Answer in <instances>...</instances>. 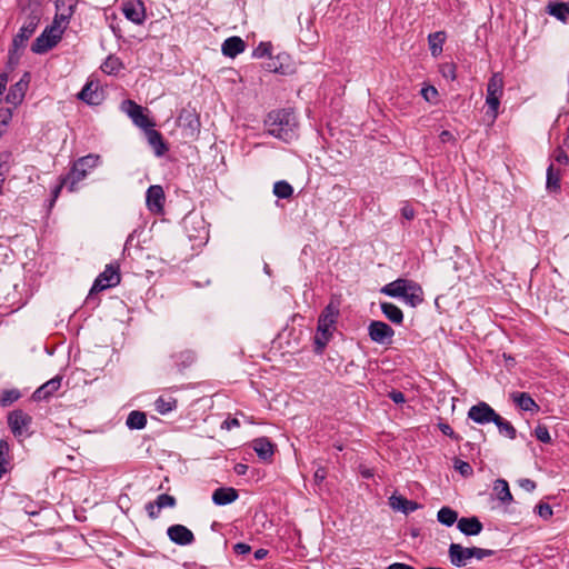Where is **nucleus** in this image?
Masks as SVG:
<instances>
[{"instance_id": "1", "label": "nucleus", "mask_w": 569, "mask_h": 569, "mask_svg": "<svg viewBox=\"0 0 569 569\" xmlns=\"http://www.w3.org/2000/svg\"><path fill=\"white\" fill-rule=\"evenodd\" d=\"M266 124L268 132L281 140L290 141L296 134L297 117L290 109L272 111L268 114Z\"/></svg>"}, {"instance_id": "2", "label": "nucleus", "mask_w": 569, "mask_h": 569, "mask_svg": "<svg viewBox=\"0 0 569 569\" xmlns=\"http://www.w3.org/2000/svg\"><path fill=\"white\" fill-rule=\"evenodd\" d=\"M381 293L392 298H401L408 306L413 308L423 301V291L420 284L402 278L383 286Z\"/></svg>"}, {"instance_id": "3", "label": "nucleus", "mask_w": 569, "mask_h": 569, "mask_svg": "<svg viewBox=\"0 0 569 569\" xmlns=\"http://www.w3.org/2000/svg\"><path fill=\"white\" fill-rule=\"evenodd\" d=\"M338 317L339 306L335 302H330L320 313L315 336V350L317 353H321L332 338Z\"/></svg>"}, {"instance_id": "4", "label": "nucleus", "mask_w": 569, "mask_h": 569, "mask_svg": "<svg viewBox=\"0 0 569 569\" xmlns=\"http://www.w3.org/2000/svg\"><path fill=\"white\" fill-rule=\"evenodd\" d=\"M101 163L99 154H87L79 158L73 162L69 173L66 176L67 181H70L69 191L74 192L78 190V184L87 178L90 171Z\"/></svg>"}, {"instance_id": "5", "label": "nucleus", "mask_w": 569, "mask_h": 569, "mask_svg": "<svg viewBox=\"0 0 569 569\" xmlns=\"http://www.w3.org/2000/svg\"><path fill=\"white\" fill-rule=\"evenodd\" d=\"M63 28L58 24H51L34 40L31 50L34 53H44L52 49L61 39Z\"/></svg>"}, {"instance_id": "6", "label": "nucleus", "mask_w": 569, "mask_h": 569, "mask_svg": "<svg viewBox=\"0 0 569 569\" xmlns=\"http://www.w3.org/2000/svg\"><path fill=\"white\" fill-rule=\"evenodd\" d=\"M121 110L126 112L132 122L141 129L154 126L148 116L144 114V109L132 100H124L121 103Z\"/></svg>"}, {"instance_id": "7", "label": "nucleus", "mask_w": 569, "mask_h": 569, "mask_svg": "<svg viewBox=\"0 0 569 569\" xmlns=\"http://www.w3.org/2000/svg\"><path fill=\"white\" fill-rule=\"evenodd\" d=\"M31 417L22 410H14L8 417L9 427L17 438H23L29 435Z\"/></svg>"}, {"instance_id": "8", "label": "nucleus", "mask_w": 569, "mask_h": 569, "mask_svg": "<svg viewBox=\"0 0 569 569\" xmlns=\"http://www.w3.org/2000/svg\"><path fill=\"white\" fill-rule=\"evenodd\" d=\"M368 333L370 339L379 345H390L395 336V331L389 325L378 320L369 323Z\"/></svg>"}, {"instance_id": "9", "label": "nucleus", "mask_w": 569, "mask_h": 569, "mask_svg": "<svg viewBox=\"0 0 569 569\" xmlns=\"http://www.w3.org/2000/svg\"><path fill=\"white\" fill-rule=\"evenodd\" d=\"M120 282V274L117 268L107 266L104 271L101 272L94 280V283L90 290V295L100 292L104 289L117 286Z\"/></svg>"}, {"instance_id": "10", "label": "nucleus", "mask_w": 569, "mask_h": 569, "mask_svg": "<svg viewBox=\"0 0 569 569\" xmlns=\"http://www.w3.org/2000/svg\"><path fill=\"white\" fill-rule=\"evenodd\" d=\"M497 416L498 413L483 401L472 406L468 411V418L479 425L493 422Z\"/></svg>"}, {"instance_id": "11", "label": "nucleus", "mask_w": 569, "mask_h": 569, "mask_svg": "<svg viewBox=\"0 0 569 569\" xmlns=\"http://www.w3.org/2000/svg\"><path fill=\"white\" fill-rule=\"evenodd\" d=\"M164 200L166 196L161 186L153 184L148 188L146 204L152 213L160 214L163 212Z\"/></svg>"}, {"instance_id": "12", "label": "nucleus", "mask_w": 569, "mask_h": 569, "mask_svg": "<svg viewBox=\"0 0 569 569\" xmlns=\"http://www.w3.org/2000/svg\"><path fill=\"white\" fill-rule=\"evenodd\" d=\"M122 12L128 20L136 24H141L146 19V9L141 0H124Z\"/></svg>"}, {"instance_id": "13", "label": "nucleus", "mask_w": 569, "mask_h": 569, "mask_svg": "<svg viewBox=\"0 0 569 569\" xmlns=\"http://www.w3.org/2000/svg\"><path fill=\"white\" fill-rule=\"evenodd\" d=\"M76 4L77 0H57V13L53 24L61 26L64 29L74 11Z\"/></svg>"}, {"instance_id": "14", "label": "nucleus", "mask_w": 569, "mask_h": 569, "mask_svg": "<svg viewBox=\"0 0 569 569\" xmlns=\"http://www.w3.org/2000/svg\"><path fill=\"white\" fill-rule=\"evenodd\" d=\"M167 535L172 542L180 546L191 545L194 541L192 531L183 525L170 526Z\"/></svg>"}, {"instance_id": "15", "label": "nucleus", "mask_w": 569, "mask_h": 569, "mask_svg": "<svg viewBox=\"0 0 569 569\" xmlns=\"http://www.w3.org/2000/svg\"><path fill=\"white\" fill-rule=\"evenodd\" d=\"M29 84V73H24L23 77L11 88L6 96V101L14 107L20 104L24 98L26 91Z\"/></svg>"}, {"instance_id": "16", "label": "nucleus", "mask_w": 569, "mask_h": 569, "mask_svg": "<svg viewBox=\"0 0 569 569\" xmlns=\"http://www.w3.org/2000/svg\"><path fill=\"white\" fill-rule=\"evenodd\" d=\"M471 548H465L459 543H451L449 546V558L453 566L462 567L467 565V561L472 558Z\"/></svg>"}, {"instance_id": "17", "label": "nucleus", "mask_w": 569, "mask_h": 569, "mask_svg": "<svg viewBox=\"0 0 569 569\" xmlns=\"http://www.w3.org/2000/svg\"><path fill=\"white\" fill-rule=\"evenodd\" d=\"M38 26L37 19L33 17L26 22L12 40V47L23 49L29 38L34 33Z\"/></svg>"}, {"instance_id": "18", "label": "nucleus", "mask_w": 569, "mask_h": 569, "mask_svg": "<svg viewBox=\"0 0 569 569\" xmlns=\"http://www.w3.org/2000/svg\"><path fill=\"white\" fill-rule=\"evenodd\" d=\"M78 98L88 104H99L102 99V93L99 91L98 83L89 81L78 93Z\"/></svg>"}, {"instance_id": "19", "label": "nucleus", "mask_w": 569, "mask_h": 569, "mask_svg": "<svg viewBox=\"0 0 569 569\" xmlns=\"http://www.w3.org/2000/svg\"><path fill=\"white\" fill-rule=\"evenodd\" d=\"M252 449L256 451L258 457L264 461L271 460L274 452L273 443L266 437L254 439L252 441Z\"/></svg>"}, {"instance_id": "20", "label": "nucleus", "mask_w": 569, "mask_h": 569, "mask_svg": "<svg viewBox=\"0 0 569 569\" xmlns=\"http://www.w3.org/2000/svg\"><path fill=\"white\" fill-rule=\"evenodd\" d=\"M61 386V378L54 377L39 387L32 395L36 401L46 400L51 397Z\"/></svg>"}, {"instance_id": "21", "label": "nucleus", "mask_w": 569, "mask_h": 569, "mask_svg": "<svg viewBox=\"0 0 569 569\" xmlns=\"http://www.w3.org/2000/svg\"><path fill=\"white\" fill-rule=\"evenodd\" d=\"M239 495L234 488H218L212 493V501L217 506H226L238 499Z\"/></svg>"}, {"instance_id": "22", "label": "nucleus", "mask_w": 569, "mask_h": 569, "mask_svg": "<svg viewBox=\"0 0 569 569\" xmlns=\"http://www.w3.org/2000/svg\"><path fill=\"white\" fill-rule=\"evenodd\" d=\"M389 505L393 510L401 511L405 515L416 511L419 505L416 501L408 500L402 496L392 495L389 498Z\"/></svg>"}, {"instance_id": "23", "label": "nucleus", "mask_w": 569, "mask_h": 569, "mask_svg": "<svg viewBox=\"0 0 569 569\" xmlns=\"http://www.w3.org/2000/svg\"><path fill=\"white\" fill-rule=\"evenodd\" d=\"M246 48L244 41L239 37H230L222 43L221 50L226 57L234 58L243 52Z\"/></svg>"}, {"instance_id": "24", "label": "nucleus", "mask_w": 569, "mask_h": 569, "mask_svg": "<svg viewBox=\"0 0 569 569\" xmlns=\"http://www.w3.org/2000/svg\"><path fill=\"white\" fill-rule=\"evenodd\" d=\"M457 527L466 536H477L483 528L477 517L461 518L458 520Z\"/></svg>"}, {"instance_id": "25", "label": "nucleus", "mask_w": 569, "mask_h": 569, "mask_svg": "<svg viewBox=\"0 0 569 569\" xmlns=\"http://www.w3.org/2000/svg\"><path fill=\"white\" fill-rule=\"evenodd\" d=\"M179 119L183 122V127L187 131V136L196 137L200 130V121L194 112L182 111Z\"/></svg>"}, {"instance_id": "26", "label": "nucleus", "mask_w": 569, "mask_h": 569, "mask_svg": "<svg viewBox=\"0 0 569 569\" xmlns=\"http://www.w3.org/2000/svg\"><path fill=\"white\" fill-rule=\"evenodd\" d=\"M512 401L525 411H538L539 406L527 392H512L510 395Z\"/></svg>"}, {"instance_id": "27", "label": "nucleus", "mask_w": 569, "mask_h": 569, "mask_svg": "<svg viewBox=\"0 0 569 569\" xmlns=\"http://www.w3.org/2000/svg\"><path fill=\"white\" fill-rule=\"evenodd\" d=\"M148 142L154 149L157 156H162L167 151L166 143L163 142L162 136L159 131L152 127L144 129Z\"/></svg>"}, {"instance_id": "28", "label": "nucleus", "mask_w": 569, "mask_h": 569, "mask_svg": "<svg viewBox=\"0 0 569 569\" xmlns=\"http://www.w3.org/2000/svg\"><path fill=\"white\" fill-rule=\"evenodd\" d=\"M380 308L386 318L391 322L400 325L403 321V313L398 306L391 302H381Z\"/></svg>"}, {"instance_id": "29", "label": "nucleus", "mask_w": 569, "mask_h": 569, "mask_svg": "<svg viewBox=\"0 0 569 569\" xmlns=\"http://www.w3.org/2000/svg\"><path fill=\"white\" fill-rule=\"evenodd\" d=\"M446 40V33L438 31L428 36L429 49L432 57H438L442 52V46Z\"/></svg>"}, {"instance_id": "30", "label": "nucleus", "mask_w": 569, "mask_h": 569, "mask_svg": "<svg viewBox=\"0 0 569 569\" xmlns=\"http://www.w3.org/2000/svg\"><path fill=\"white\" fill-rule=\"evenodd\" d=\"M547 12L558 20L566 22L569 17V4L565 2L549 3Z\"/></svg>"}, {"instance_id": "31", "label": "nucleus", "mask_w": 569, "mask_h": 569, "mask_svg": "<svg viewBox=\"0 0 569 569\" xmlns=\"http://www.w3.org/2000/svg\"><path fill=\"white\" fill-rule=\"evenodd\" d=\"M493 491L501 502H511L512 495L510 492L509 485L505 479H498L495 481Z\"/></svg>"}, {"instance_id": "32", "label": "nucleus", "mask_w": 569, "mask_h": 569, "mask_svg": "<svg viewBox=\"0 0 569 569\" xmlns=\"http://www.w3.org/2000/svg\"><path fill=\"white\" fill-rule=\"evenodd\" d=\"M493 423L497 426L500 435L509 439H515L517 437L516 428L508 420L503 419L500 415L497 416Z\"/></svg>"}, {"instance_id": "33", "label": "nucleus", "mask_w": 569, "mask_h": 569, "mask_svg": "<svg viewBox=\"0 0 569 569\" xmlns=\"http://www.w3.org/2000/svg\"><path fill=\"white\" fill-rule=\"evenodd\" d=\"M503 92V78L501 73H493L487 84V94L502 96Z\"/></svg>"}, {"instance_id": "34", "label": "nucleus", "mask_w": 569, "mask_h": 569, "mask_svg": "<svg viewBox=\"0 0 569 569\" xmlns=\"http://www.w3.org/2000/svg\"><path fill=\"white\" fill-rule=\"evenodd\" d=\"M437 519L440 523L450 527L458 521V513L449 507H442L437 513Z\"/></svg>"}, {"instance_id": "35", "label": "nucleus", "mask_w": 569, "mask_h": 569, "mask_svg": "<svg viewBox=\"0 0 569 569\" xmlns=\"http://www.w3.org/2000/svg\"><path fill=\"white\" fill-rule=\"evenodd\" d=\"M126 423L130 429H142L147 423L146 413L141 411H131Z\"/></svg>"}, {"instance_id": "36", "label": "nucleus", "mask_w": 569, "mask_h": 569, "mask_svg": "<svg viewBox=\"0 0 569 569\" xmlns=\"http://www.w3.org/2000/svg\"><path fill=\"white\" fill-rule=\"evenodd\" d=\"M122 68L121 60L114 56H109L101 64V70L107 74H117Z\"/></svg>"}, {"instance_id": "37", "label": "nucleus", "mask_w": 569, "mask_h": 569, "mask_svg": "<svg viewBox=\"0 0 569 569\" xmlns=\"http://www.w3.org/2000/svg\"><path fill=\"white\" fill-rule=\"evenodd\" d=\"M177 400L172 397H159L154 401V408L159 413L166 415L174 409Z\"/></svg>"}, {"instance_id": "38", "label": "nucleus", "mask_w": 569, "mask_h": 569, "mask_svg": "<svg viewBox=\"0 0 569 569\" xmlns=\"http://www.w3.org/2000/svg\"><path fill=\"white\" fill-rule=\"evenodd\" d=\"M273 193L280 199H288L293 193V188L284 180L277 181L273 184Z\"/></svg>"}, {"instance_id": "39", "label": "nucleus", "mask_w": 569, "mask_h": 569, "mask_svg": "<svg viewBox=\"0 0 569 569\" xmlns=\"http://www.w3.org/2000/svg\"><path fill=\"white\" fill-rule=\"evenodd\" d=\"M560 188V172L550 164L547 170V189L556 191Z\"/></svg>"}, {"instance_id": "40", "label": "nucleus", "mask_w": 569, "mask_h": 569, "mask_svg": "<svg viewBox=\"0 0 569 569\" xmlns=\"http://www.w3.org/2000/svg\"><path fill=\"white\" fill-rule=\"evenodd\" d=\"M154 502L157 503L158 511H160L162 508H167V507L172 508V507H174L176 506V498L170 496V495L162 493V495H159L157 497Z\"/></svg>"}, {"instance_id": "41", "label": "nucleus", "mask_w": 569, "mask_h": 569, "mask_svg": "<svg viewBox=\"0 0 569 569\" xmlns=\"http://www.w3.org/2000/svg\"><path fill=\"white\" fill-rule=\"evenodd\" d=\"M20 398V392L18 390H4L0 395V403L2 406H10L14 401H17Z\"/></svg>"}, {"instance_id": "42", "label": "nucleus", "mask_w": 569, "mask_h": 569, "mask_svg": "<svg viewBox=\"0 0 569 569\" xmlns=\"http://www.w3.org/2000/svg\"><path fill=\"white\" fill-rule=\"evenodd\" d=\"M500 98H501V96H489V94H487L486 103H487L489 110L491 111L492 119L497 118L498 109H499V106H500Z\"/></svg>"}, {"instance_id": "43", "label": "nucleus", "mask_w": 569, "mask_h": 569, "mask_svg": "<svg viewBox=\"0 0 569 569\" xmlns=\"http://www.w3.org/2000/svg\"><path fill=\"white\" fill-rule=\"evenodd\" d=\"M535 436L539 441H541L543 443H549L551 441L549 430L545 425H538L536 427Z\"/></svg>"}, {"instance_id": "44", "label": "nucleus", "mask_w": 569, "mask_h": 569, "mask_svg": "<svg viewBox=\"0 0 569 569\" xmlns=\"http://www.w3.org/2000/svg\"><path fill=\"white\" fill-rule=\"evenodd\" d=\"M453 466H455V469L457 471H459L461 473V476H463V477H470L473 473L471 466L463 460L456 459Z\"/></svg>"}, {"instance_id": "45", "label": "nucleus", "mask_w": 569, "mask_h": 569, "mask_svg": "<svg viewBox=\"0 0 569 569\" xmlns=\"http://www.w3.org/2000/svg\"><path fill=\"white\" fill-rule=\"evenodd\" d=\"M271 49L272 46L270 42H261L259 46L253 50L252 56L254 58H263L266 56H271Z\"/></svg>"}, {"instance_id": "46", "label": "nucleus", "mask_w": 569, "mask_h": 569, "mask_svg": "<svg viewBox=\"0 0 569 569\" xmlns=\"http://www.w3.org/2000/svg\"><path fill=\"white\" fill-rule=\"evenodd\" d=\"M11 118L12 113L9 108L0 109V137L3 134L6 127L9 124Z\"/></svg>"}, {"instance_id": "47", "label": "nucleus", "mask_w": 569, "mask_h": 569, "mask_svg": "<svg viewBox=\"0 0 569 569\" xmlns=\"http://www.w3.org/2000/svg\"><path fill=\"white\" fill-rule=\"evenodd\" d=\"M421 96L426 101L435 102L438 97V90L432 86H428L421 89Z\"/></svg>"}, {"instance_id": "48", "label": "nucleus", "mask_w": 569, "mask_h": 569, "mask_svg": "<svg viewBox=\"0 0 569 569\" xmlns=\"http://www.w3.org/2000/svg\"><path fill=\"white\" fill-rule=\"evenodd\" d=\"M441 74L448 80L456 79V66L453 63H445L440 68Z\"/></svg>"}, {"instance_id": "49", "label": "nucleus", "mask_w": 569, "mask_h": 569, "mask_svg": "<svg viewBox=\"0 0 569 569\" xmlns=\"http://www.w3.org/2000/svg\"><path fill=\"white\" fill-rule=\"evenodd\" d=\"M9 173V164L6 161H0V196L3 192V184Z\"/></svg>"}, {"instance_id": "50", "label": "nucleus", "mask_w": 569, "mask_h": 569, "mask_svg": "<svg viewBox=\"0 0 569 569\" xmlns=\"http://www.w3.org/2000/svg\"><path fill=\"white\" fill-rule=\"evenodd\" d=\"M538 515L543 519H549L552 516V509L548 503H540L537 506Z\"/></svg>"}, {"instance_id": "51", "label": "nucleus", "mask_w": 569, "mask_h": 569, "mask_svg": "<svg viewBox=\"0 0 569 569\" xmlns=\"http://www.w3.org/2000/svg\"><path fill=\"white\" fill-rule=\"evenodd\" d=\"M471 555H472V558H477L479 560L486 558V557H489L493 553L492 550L490 549H482V548H478V547H471Z\"/></svg>"}, {"instance_id": "52", "label": "nucleus", "mask_w": 569, "mask_h": 569, "mask_svg": "<svg viewBox=\"0 0 569 569\" xmlns=\"http://www.w3.org/2000/svg\"><path fill=\"white\" fill-rule=\"evenodd\" d=\"M69 186H70V181H67V177L66 176L62 177L60 179L59 184L52 190V202H54L58 199L62 188L67 187L69 189Z\"/></svg>"}, {"instance_id": "53", "label": "nucleus", "mask_w": 569, "mask_h": 569, "mask_svg": "<svg viewBox=\"0 0 569 569\" xmlns=\"http://www.w3.org/2000/svg\"><path fill=\"white\" fill-rule=\"evenodd\" d=\"M21 49H16L14 47H12L9 51V57H8V64L13 68L14 66L18 64L19 62V59H20V51Z\"/></svg>"}, {"instance_id": "54", "label": "nucleus", "mask_w": 569, "mask_h": 569, "mask_svg": "<svg viewBox=\"0 0 569 569\" xmlns=\"http://www.w3.org/2000/svg\"><path fill=\"white\" fill-rule=\"evenodd\" d=\"M233 551L237 555H247L251 551V547L244 542H238L233 546Z\"/></svg>"}, {"instance_id": "55", "label": "nucleus", "mask_w": 569, "mask_h": 569, "mask_svg": "<svg viewBox=\"0 0 569 569\" xmlns=\"http://www.w3.org/2000/svg\"><path fill=\"white\" fill-rule=\"evenodd\" d=\"M146 510L148 512V516L151 518V519H156L158 518L159 516V512L158 509H157V503L154 501L152 502H148L146 505Z\"/></svg>"}, {"instance_id": "56", "label": "nucleus", "mask_w": 569, "mask_h": 569, "mask_svg": "<svg viewBox=\"0 0 569 569\" xmlns=\"http://www.w3.org/2000/svg\"><path fill=\"white\" fill-rule=\"evenodd\" d=\"M555 159L557 162L561 164H567L569 162V158L567 153L562 149H557L555 152Z\"/></svg>"}, {"instance_id": "57", "label": "nucleus", "mask_w": 569, "mask_h": 569, "mask_svg": "<svg viewBox=\"0 0 569 569\" xmlns=\"http://www.w3.org/2000/svg\"><path fill=\"white\" fill-rule=\"evenodd\" d=\"M518 483H519V486H520L522 489H525L526 491H532V490H535V488H536V483H535L532 480L527 479V478H525V479H520V480L518 481Z\"/></svg>"}, {"instance_id": "58", "label": "nucleus", "mask_w": 569, "mask_h": 569, "mask_svg": "<svg viewBox=\"0 0 569 569\" xmlns=\"http://www.w3.org/2000/svg\"><path fill=\"white\" fill-rule=\"evenodd\" d=\"M240 426V422L237 418H228L227 420H224L222 422V428L227 429V430H230L232 428H236V427H239Z\"/></svg>"}, {"instance_id": "59", "label": "nucleus", "mask_w": 569, "mask_h": 569, "mask_svg": "<svg viewBox=\"0 0 569 569\" xmlns=\"http://www.w3.org/2000/svg\"><path fill=\"white\" fill-rule=\"evenodd\" d=\"M439 428L443 435L449 436L450 438H453V439H458L455 431L452 430V428L449 425L440 423Z\"/></svg>"}, {"instance_id": "60", "label": "nucleus", "mask_w": 569, "mask_h": 569, "mask_svg": "<svg viewBox=\"0 0 569 569\" xmlns=\"http://www.w3.org/2000/svg\"><path fill=\"white\" fill-rule=\"evenodd\" d=\"M390 399L396 403H402L405 402V395L400 391H391L389 393Z\"/></svg>"}, {"instance_id": "61", "label": "nucleus", "mask_w": 569, "mask_h": 569, "mask_svg": "<svg viewBox=\"0 0 569 569\" xmlns=\"http://www.w3.org/2000/svg\"><path fill=\"white\" fill-rule=\"evenodd\" d=\"M401 214L403 218H406L407 220H411L415 218V210L412 207L410 206H405L402 209H401Z\"/></svg>"}, {"instance_id": "62", "label": "nucleus", "mask_w": 569, "mask_h": 569, "mask_svg": "<svg viewBox=\"0 0 569 569\" xmlns=\"http://www.w3.org/2000/svg\"><path fill=\"white\" fill-rule=\"evenodd\" d=\"M327 472L323 468H318L315 472V480L317 482H322L326 479Z\"/></svg>"}, {"instance_id": "63", "label": "nucleus", "mask_w": 569, "mask_h": 569, "mask_svg": "<svg viewBox=\"0 0 569 569\" xmlns=\"http://www.w3.org/2000/svg\"><path fill=\"white\" fill-rule=\"evenodd\" d=\"M387 569H415L412 566L401 562H395L390 565Z\"/></svg>"}, {"instance_id": "64", "label": "nucleus", "mask_w": 569, "mask_h": 569, "mask_svg": "<svg viewBox=\"0 0 569 569\" xmlns=\"http://www.w3.org/2000/svg\"><path fill=\"white\" fill-rule=\"evenodd\" d=\"M439 138H440L441 142H448V141L453 140L452 133L450 131H447V130L442 131L440 133Z\"/></svg>"}]
</instances>
